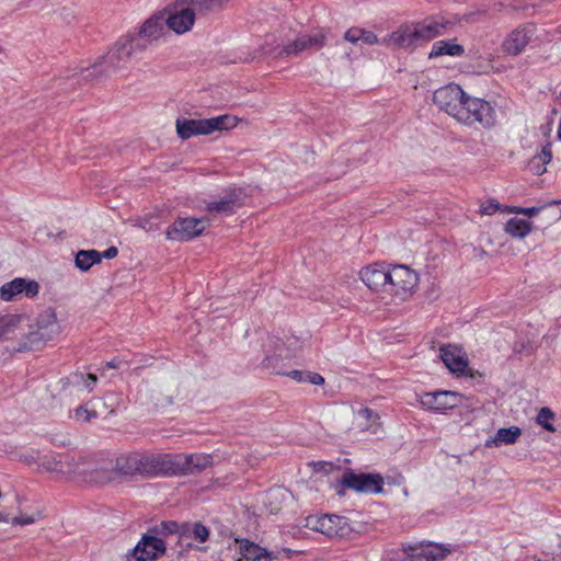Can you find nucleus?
<instances>
[{
	"instance_id": "obj_1",
	"label": "nucleus",
	"mask_w": 561,
	"mask_h": 561,
	"mask_svg": "<svg viewBox=\"0 0 561 561\" xmlns=\"http://www.w3.org/2000/svg\"><path fill=\"white\" fill-rule=\"evenodd\" d=\"M433 102L439 111L465 126L491 128L495 124V110L491 103L469 95L458 84L436 90Z\"/></svg>"
},
{
	"instance_id": "obj_2",
	"label": "nucleus",
	"mask_w": 561,
	"mask_h": 561,
	"mask_svg": "<svg viewBox=\"0 0 561 561\" xmlns=\"http://www.w3.org/2000/svg\"><path fill=\"white\" fill-rule=\"evenodd\" d=\"M146 45L139 43L138 38L133 35H124L119 37L108 53L98 57L93 62H84L77 67L75 76H81L83 79H93L105 73L110 69H117L125 65L134 53L141 51Z\"/></svg>"
},
{
	"instance_id": "obj_3",
	"label": "nucleus",
	"mask_w": 561,
	"mask_h": 561,
	"mask_svg": "<svg viewBox=\"0 0 561 561\" xmlns=\"http://www.w3.org/2000/svg\"><path fill=\"white\" fill-rule=\"evenodd\" d=\"M116 474L122 476H153L163 470L162 455L128 451L117 456L115 460Z\"/></svg>"
},
{
	"instance_id": "obj_4",
	"label": "nucleus",
	"mask_w": 561,
	"mask_h": 561,
	"mask_svg": "<svg viewBox=\"0 0 561 561\" xmlns=\"http://www.w3.org/2000/svg\"><path fill=\"white\" fill-rule=\"evenodd\" d=\"M237 118L230 115H220L205 119H180L175 122L178 136L186 140L196 135H209L214 131L227 130L236 127Z\"/></svg>"
},
{
	"instance_id": "obj_5",
	"label": "nucleus",
	"mask_w": 561,
	"mask_h": 561,
	"mask_svg": "<svg viewBox=\"0 0 561 561\" xmlns=\"http://www.w3.org/2000/svg\"><path fill=\"white\" fill-rule=\"evenodd\" d=\"M163 474H197L213 465L207 454L162 455Z\"/></svg>"
},
{
	"instance_id": "obj_6",
	"label": "nucleus",
	"mask_w": 561,
	"mask_h": 561,
	"mask_svg": "<svg viewBox=\"0 0 561 561\" xmlns=\"http://www.w3.org/2000/svg\"><path fill=\"white\" fill-rule=\"evenodd\" d=\"M417 274L405 265H396L389 270L388 300L396 298L400 301L409 299L416 290Z\"/></svg>"
},
{
	"instance_id": "obj_7",
	"label": "nucleus",
	"mask_w": 561,
	"mask_h": 561,
	"mask_svg": "<svg viewBox=\"0 0 561 561\" xmlns=\"http://www.w3.org/2000/svg\"><path fill=\"white\" fill-rule=\"evenodd\" d=\"M60 331L55 309L47 308L37 316L32 330L26 334L23 347H33L36 343L49 341Z\"/></svg>"
},
{
	"instance_id": "obj_8",
	"label": "nucleus",
	"mask_w": 561,
	"mask_h": 561,
	"mask_svg": "<svg viewBox=\"0 0 561 561\" xmlns=\"http://www.w3.org/2000/svg\"><path fill=\"white\" fill-rule=\"evenodd\" d=\"M209 225L208 218H178L165 231L168 240L184 242L201 236Z\"/></svg>"
},
{
	"instance_id": "obj_9",
	"label": "nucleus",
	"mask_w": 561,
	"mask_h": 561,
	"mask_svg": "<svg viewBox=\"0 0 561 561\" xmlns=\"http://www.w3.org/2000/svg\"><path fill=\"white\" fill-rule=\"evenodd\" d=\"M533 24L520 25L511 31L501 43V50L511 57L523 54L535 35Z\"/></svg>"
},
{
	"instance_id": "obj_10",
	"label": "nucleus",
	"mask_w": 561,
	"mask_h": 561,
	"mask_svg": "<svg viewBox=\"0 0 561 561\" xmlns=\"http://www.w3.org/2000/svg\"><path fill=\"white\" fill-rule=\"evenodd\" d=\"M306 525L330 538L343 537L348 530L346 519L337 515L309 516Z\"/></svg>"
},
{
	"instance_id": "obj_11",
	"label": "nucleus",
	"mask_w": 561,
	"mask_h": 561,
	"mask_svg": "<svg viewBox=\"0 0 561 561\" xmlns=\"http://www.w3.org/2000/svg\"><path fill=\"white\" fill-rule=\"evenodd\" d=\"M342 484L358 492L381 493L383 479L377 473L345 472Z\"/></svg>"
},
{
	"instance_id": "obj_12",
	"label": "nucleus",
	"mask_w": 561,
	"mask_h": 561,
	"mask_svg": "<svg viewBox=\"0 0 561 561\" xmlns=\"http://www.w3.org/2000/svg\"><path fill=\"white\" fill-rule=\"evenodd\" d=\"M39 285L33 279L22 277L14 278L3 284L0 288V298L3 301H12L22 296L33 298L38 294Z\"/></svg>"
},
{
	"instance_id": "obj_13",
	"label": "nucleus",
	"mask_w": 561,
	"mask_h": 561,
	"mask_svg": "<svg viewBox=\"0 0 561 561\" xmlns=\"http://www.w3.org/2000/svg\"><path fill=\"white\" fill-rule=\"evenodd\" d=\"M403 551L405 558L402 561H439L450 552L448 548L434 542L409 546Z\"/></svg>"
},
{
	"instance_id": "obj_14",
	"label": "nucleus",
	"mask_w": 561,
	"mask_h": 561,
	"mask_svg": "<svg viewBox=\"0 0 561 561\" xmlns=\"http://www.w3.org/2000/svg\"><path fill=\"white\" fill-rule=\"evenodd\" d=\"M360 279L371 290L380 293V299L388 304V279L389 270H385L378 265H369L360 270Z\"/></svg>"
},
{
	"instance_id": "obj_15",
	"label": "nucleus",
	"mask_w": 561,
	"mask_h": 561,
	"mask_svg": "<svg viewBox=\"0 0 561 561\" xmlns=\"http://www.w3.org/2000/svg\"><path fill=\"white\" fill-rule=\"evenodd\" d=\"M265 358L262 366L276 375H285V360L288 358L287 351L279 340L271 339L265 345Z\"/></svg>"
},
{
	"instance_id": "obj_16",
	"label": "nucleus",
	"mask_w": 561,
	"mask_h": 561,
	"mask_svg": "<svg viewBox=\"0 0 561 561\" xmlns=\"http://www.w3.org/2000/svg\"><path fill=\"white\" fill-rule=\"evenodd\" d=\"M381 44L392 50H414L417 46L412 24H402L381 39Z\"/></svg>"
},
{
	"instance_id": "obj_17",
	"label": "nucleus",
	"mask_w": 561,
	"mask_h": 561,
	"mask_svg": "<svg viewBox=\"0 0 561 561\" xmlns=\"http://www.w3.org/2000/svg\"><path fill=\"white\" fill-rule=\"evenodd\" d=\"M98 377L94 374L72 373L59 381L67 396L90 393L96 385Z\"/></svg>"
},
{
	"instance_id": "obj_18",
	"label": "nucleus",
	"mask_w": 561,
	"mask_h": 561,
	"mask_svg": "<svg viewBox=\"0 0 561 561\" xmlns=\"http://www.w3.org/2000/svg\"><path fill=\"white\" fill-rule=\"evenodd\" d=\"M185 4H176L173 11L165 20V25L176 34H183L190 31L195 22L194 9Z\"/></svg>"
},
{
	"instance_id": "obj_19",
	"label": "nucleus",
	"mask_w": 561,
	"mask_h": 561,
	"mask_svg": "<svg viewBox=\"0 0 561 561\" xmlns=\"http://www.w3.org/2000/svg\"><path fill=\"white\" fill-rule=\"evenodd\" d=\"M150 399L157 408L165 410L180 399L179 385L173 380L160 381L151 389Z\"/></svg>"
},
{
	"instance_id": "obj_20",
	"label": "nucleus",
	"mask_w": 561,
	"mask_h": 561,
	"mask_svg": "<svg viewBox=\"0 0 561 561\" xmlns=\"http://www.w3.org/2000/svg\"><path fill=\"white\" fill-rule=\"evenodd\" d=\"M165 552V543L154 536L145 535L131 551L136 561H153Z\"/></svg>"
},
{
	"instance_id": "obj_21",
	"label": "nucleus",
	"mask_w": 561,
	"mask_h": 561,
	"mask_svg": "<svg viewBox=\"0 0 561 561\" xmlns=\"http://www.w3.org/2000/svg\"><path fill=\"white\" fill-rule=\"evenodd\" d=\"M463 396L455 391L427 392L421 403L432 410H448L458 407Z\"/></svg>"
},
{
	"instance_id": "obj_22",
	"label": "nucleus",
	"mask_w": 561,
	"mask_h": 561,
	"mask_svg": "<svg viewBox=\"0 0 561 561\" xmlns=\"http://www.w3.org/2000/svg\"><path fill=\"white\" fill-rule=\"evenodd\" d=\"M90 471L91 483H111L116 477L115 466L113 467L112 461L104 457H92Z\"/></svg>"
},
{
	"instance_id": "obj_23",
	"label": "nucleus",
	"mask_w": 561,
	"mask_h": 561,
	"mask_svg": "<svg viewBox=\"0 0 561 561\" xmlns=\"http://www.w3.org/2000/svg\"><path fill=\"white\" fill-rule=\"evenodd\" d=\"M417 45L428 42L444 34L446 24L438 23L434 20H425L423 22L411 23Z\"/></svg>"
},
{
	"instance_id": "obj_24",
	"label": "nucleus",
	"mask_w": 561,
	"mask_h": 561,
	"mask_svg": "<svg viewBox=\"0 0 561 561\" xmlns=\"http://www.w3.org/2000/svg\"><path fill=\"white\" fill-rule=\"evenodd\" d=\"M239 553L245 561H270L271 554L259 545L248 539H236Z\"/></svg>"
},
{
	"instance_id": "obj_25",
	"label": "nucleus",
	"mask_w": 561,
	"mask_h": 561,
	"mask_svg": "<svg viewBox=\"0 0 561 561\" xmlns=\"http://www.w3.org/2000/svg\"><path fill=\"white\" fill-rule=\"evenodd\" d=\"M242 205V198L239 194L232 192L228 193L225 196L220 197L217 201L210 202L207 204V211L230 215L233 213L236 207Z\"/></svg>"
},
{
	"instance_id": "obj_26",
	"label": "nucleus",
	"mask_w": 561,
	"mask_h": 561,
	"mask_svg": "<svg viewBox=\"0 0 561 561\" xmlns=\"http://www.w3.org/2000/svg\"><path fill=\"white\" fill-rule=\"evenodd\" d=\"M92 457H70L68 456L67 474L72 478H80L83 481L89 482L90 480V468Z\"/></svg>"
},
{
	"instance_id": "obj_27",
	"label": "nucleus",
	"mask_w": 561,
	"mask_h": 561,
	"mask_svg": "<svg viewBox=\"0 0 561 561\" xmlns=\"http://www.w3.org/2000/svg\"><path fill=\"white\" fill-rule=\"evenodd\" d=\"M440 358L453 373H463L467 367V360L455 347L442 346Z\"/></svg>"
},
{
	"instance_id": "obj_28",
	"label": "nucleus",
	"mask_w": 561,
	"mask_h": 561,
	"mask_svg": "<svg viewBox=\"0 0 561 561\" xmlns=\"http://www.w3.org/2000/svg\"><path fill=\"white\" fill-rule=\"evenodd\" d=\"M164 26L165 20L162 16H152L141 25L137 38L156 41L163 34Z\"/></svg>"
},
{
	"instance_id": "obj_29",
	"label": "nucleus",
	"mask_w": 561,
	"mask_h": 561,
	"mask_svg": "<svg viewBox=\"0 0 561 561\" xmlns=\"http://www.w3.org/2000/svg\"><path fill=\"white\" fill-rule=\"evenodd\" d=\"M551 159V144L547 142L541 147V150L529 160L528 165L530 171L536 175H542L547 172V164L550 163Z\"/></svg>"
},
{
	"instance_id": "obj_30",
	"label": "nucleus",
	"mask_w": 561,
	"mask_h": 561,
	"mask_svg": "<svg viewBox=\"0 0 561 561\" xmlns=\"http://www.w3.org/2000/svg\"><path fill=\"white\" fill-rule=\"evenodd\" d=\"M522 435V431L517 426H512L508 428H500L495 436L485 442L486 447L500 446L502 444H514L517 438Z\"/></svg>"
},
{
	"instance_id": "obj_31",
	"label": "nucleus",
	"mask_w": 561,
	"mask_h": 561,
	"mask_svg": "<svg viewBox=\"0 0 561 561\" xmlns=\"http://www.w3.org/2000/svg\"><path fill=\"white\" fill-rule=\"evenodd\" d=\"M101 252L96 250H80L76 254L75 265L81 272H88L93 265L101 263Z\"/></svg>"
},
{
	"instance_id": "obj_32",
	"label": "nucleus",
	"mask_w": 561,
	"mask_h": 561,
	"mask_svg": "<svg viewBox=\"0 0 561 561\" xmlns=\"http://www.w3.org/2000/svg\"><path fill=\"white\" fill-rule=\"evenodd\" d=\"M465 53L463 46L454 42L438 41L436 42L428 55V58H436L444 55L461 56Z\"/></svg>"
},
{
	"instance_id": "obj_33",
	"label": "nucleus",
	"mask_w": 561,
	"mask_h": 561,
	"mask_svg": "<svg viewBox=\"0 0 561 561\" xmlns=\"http://www.w3.org/2000/svg\"><path fill=\"white\" fill-rule=\"evenodd\" d=\"M531 231V222L525 219L511 218L505 225V232L514 238H525Z\"/></svg>"
},
{
	"instance_id": "obj_34",
	"label": "nucleus",
	"mask_w": 561,
	"mask_h": 561,
	"mask_svg": "<svg viewBox=\"0 0 561 561\" xmlns=\"http://www.w3.org/2000/svg\"><path fill=\"white\" fill-rule=\"evenodd\" d=\"M306 50L320 49L327 44V34L323 31H317L309 34L299 35Z\"/></svg>"
},
{
	"instance_id": "obj_35",
	"label": "nucleus",
	"mask_w": 561,
	"mask_h": 561,
	"mask_svg": "<svg viewBox=\"0 0 561 561\" xmlns=\"http://www.w3.org/2000/svg\"><path fill=\"white\" fill-rule=\"evenodd\" d=\"M22 321L21 316H5L0 318V340L11 339V335L15 332Z\"/></svg>"
},
{
	"instance_id": "obj_36",
	"label": "nucleus",
	"mask_w": 561,
	"mask_h": 561,
	"mask_svg": "<svg viewBox=\"0 0 561 561\" xmlns=\"http://www.w3.org/2000/svg\"><path fill=\"white\" fill-rule=\"evenodd\" d=\"M68 456L46 457L42 466L50 472H56L62 476L67 474Z\"/></svg>"
},
{
	"instance_id": "obj_37",
	"label": "nucleus",
	"mask_w": 561,
	"mask_h": 561,
	"mask_svg": "<svg viewBox=\"0 0 561 561\" xmlns=\"http://www.w3.org/2000/svg\"><path fill=\"white\" fill-rule=\"evenodd\" d=\"M194 11L210 12L221 8L228 0H183Z\"/></svg>"
},
{
	"instance_id": "obj_38",
	"label": "nucleus",
	"mask_w": 561,
	"mask_h": 561,
	"mask_svg": "<svg viewBox=\"0 0 561 561\" xmlns=\"http://www.w3.org/2000/svg\"><path fill=\"white\" fill-rule=\"evenodd\" d=\"M190 528H191V526H190L188 523L179 524V523L173 522V520H168V522H163L161 524V531L162 533H164V534H178L181 537L188 535Z\"/></svg>"
},
{
	"instance_id": "obj_39",
	"label": "nucleus",
	"mask_w": 561,
	"mask_h": 561,
	"mask_svg": "<svg viewBox=\"0 0 561 561\" xmlns=\"http://www.w3.org/2000/svg\"><path fill=\"white\" fill-rule=\"evenodd\" d=\"M304 50H306V49L304 47V44H302L300 37L298 36L296 39H294L293 42H290L287 45H285L277 53V57H279V58H287V57H290V56H296V55L302 53Z\"/></svg>"
},
{
	"instance_id": "obj_40",
	"label": "nucleus",
	"mask_w": 561,
	"mask_h": 561,
	"mask_svg": "<svg viewBox=\"0 0 561 561\" xmlns=\"http://www.w3.org/2000/svg\"><path fill=\"white\" fill-rule=\"evenodd\" d=\"M98 413L94 408H90V403L80 405L75 410L73 419L78 422L88 423L92 419H95Z\"/></svg>"
},
{
	"instance_id": "obj_41",
	"label": "nucleus",
	"mask_w": 561,
	"mask_h": 561,
	"mask_svg": "<svg viewBox=\"0 0 561 561\" xmlns=\"http://www.w3.org/2000/svg\"><path fill=\"white\" fill-rule=\"evenodd\" d=\"M554 417L553 412L549 408H541L538 416L537 422L540 424L543 428H546L548 432H556L554 426L549 421Z\"/></svg>"
},
{
	"instance_id": "obj_42",
	"label": "nucleus",
	"mask_w": 561,
	"mask_h": 561,
	"mask_svg": "<svg viewBox=\"0 0 561 561\" xmlns=\"http://www.w3.org/2000/svg\"><path fill=\"white\" fill-rule=\"evenodd\" d=\"M191 528H190V531L188 534H192L193 537L199 541V542H205L208 540L209 538V529L203 525L202 523L197 522V523H194V524H190Z\"/></svg>"
},
{
	"instance_id": "obj_43",
	"label": "nucleus",
	"mask_w": 561,
	"mask_h": 561,
	"mask_svg": "<svg viewBox=\"0 0 561 561\" xmlns=\"http://www.w3.org/2000/svg\"><path fill=\"white\" fill-rule=\"evenodd\" d=\"M41 517L39 513L34 515L20 514L11 519L13 525L26 526L35 523Z\"/></svg>"
},
{
	"instance_id": "obj_44",
	"label": "nucleus",
	"mask_w": 561,
	"mask_h": 561,
	"mask_svg": "<svg viewBox=\"0 0 561 561\" xmlns=\"http://www.w3.org/2000/svg\"><path fill=\"white\" fill-rule=\"evenodd\" d=\"M357 417L366 422H371V425L377 424L379 421V415L369 408H362L357 412Z\"/></svg>"
},
{
	"instance_id": "obj_45",
	"label": "nucleus",
	"mask_w": 561,
	"mask_h": 561,
	"mask_svg": "<svg viewBox=\"0 0 561 561\" xmlns=\"http://www.w3.org/2000/svg\"><path fill=\"white\" fill-rule=\"evenodd\" d=\"M343 39L352 45H356L362 42L360 27L348 28L343 36Z\"/></svg>"
},
{
	"instance_id": "obj_46",
	"label": "nucleus",
	"mask_w": 561,
	"mask_h": 561,
	"mask_svg": "<svg viewBox=\"0 0 561 561\" xmlns=\"http://www.w3.org/2000/svg\"><path fill=\"white\" fill-rule=\"evenodd\" d=\"M362 42L367 45H377L381 43L379 37L371 31L360 27Z\"/></svg>"
},
{
	"instance_id": "obj_47",
	"label": "nucleus",
	"mask_w": 561,
	"mask_h": 561,
	"mask_svg": "<svg viewBox=\"0 0 561 561\" xmlns=\"http://www.w3.org/2000/svg\"><path fill=\"white\" fill-rule=\"evenodd\" d=\"M500 208V204L495 199L486 201L481 205V214L483 215H493Z\"/></svg>"
},
{
	"instance_id": "obj_48",
	"label": "nucleus",
	"mask_w": 561,
	"mask_h": 561,
	"mask_svg": "<svg viewBox=\"0 0 561 561\" xmlns=\"http://www.w3.org/2000/svg\"><path fill=\"white\" fill-rule=\"evenodd\" d=\"M540 208L539 207H527V208H523V207H511L508 208V213H515V214H523V215H526V216H535L539 213Z\"/></svg>"
},
{
	"instance_id": "obj_49",
	"label": "nucleus",
	"mask_w": 561,
	"mask_h": 561,
	"mask_svg": "<svg viewBox=\"0 0 561 561\" xmlns=\"http://www.w3.org/2000/svg\"><path fill=\"white\" fill-rule=\"evenodd\" d=\"M305 381L312 385H322L324 382V378L317 373H306Z\"/></svg>"
},
{
	"instance_id": "obj_50",
	"label": "nucleus",
	"mask_w": 561,
	"mask_h": 561,
	"mask_svg": "<svg viewBox=\"0 0 561 561\" xmlns=\"http://www.w3.org/2000/svg\"><path fill=\"white\" fill-rule=\"evenodd\" d=\"M285 375L289 376L290 378H293L295 380L305 381L306 373H304L301 370H291V371H288V373L286 371Z\"/></svg>"
},
{
	"instance_id": "obj_51",
	"label": "nucleus",
	"mask_w": 561,
	"mask_h": 561,
	"mask_svg": "<svg viewBox=\"0 0 561 561\" xmlns=\"http://www.w3.org/2000/svg\"><path fill=\"white\" fill-rule=\"evenodd\" d=\"M118 253V250L116 247H110L107 250H105L103 253H101L102 259H114Z\"/></svg>"
},
{
	"instance_id": "obj_52",
	"label": "nucleus",
	"mask_w": 561,
	"mask_h": 561,
	"mask_svg": "<svg viewBox=\"0 0 561 561\" xmlns=\"http://www.w3.org/2000/svg\"><path fill=\"white\" fill-rule=\"evenodd\" d=\"M137 225L146 231L156 229L152 225H150L149 219L147 218L140 219Z\"/></svg>"
},
{
	"instance_id": "obj_53",
	"label": "nucleus",
	"mask_w": 561,
	"mask_h": 561,
	"mask_svg": "<svg viewBox=\"0 0 561 561\" xmlns=\"http://www.w3.org/2000/svg\"><path fill=\"white\" fill-rule=\"evenodd\" d=\"M486 13L485 9L479 10L478 12H472L466 15V20L469 22H476L478 19L476 15H484Z\"/></svg>"
},
{
	"instance_id": "obj_54",
	"label": "nucleus",
	"mask_w": 561,
	"mask_h": 561,
	"mask_svg": "<svg viewBox=\"0 0 561 561\" xmlns=\"http://www.w3.org/2000/svg\"><path fill=\"white\" fill-rule=\"evenodd\" d=\"M550 219L553 220V221L560 220L561 219V210L553 211L550 215Z\"/></svg>"
},
{
	"instance_id": "obj_55",
	"label": "nucleus",
	"mask_w": 561,
	"mask_h": 561,
	"mask_svg": "<svg viewBox=\"0 0 561 561\" xmlns=\"http://www.w3.org/2000/svg\"><path fill=\"white\" fill-rule=\"evenodd\" d=\"M10 520L9 514L0 512V523H9Z\"/></svg>"
},
{
	"instance_id": "obj_56",
	"label": "nucleus",
	"mask_w": 561,
	"mask_h": 561,
	"mask_svg": "<svg viewBox=\"0 0 561 561\" xmlns=\"http://www.w3.org/2000/svg\"><path fill=\"white\" fill-rule=\"evenodd\" d=\"M353 53H354V51H353V49H352V48H350V49H345V50L343 51L344 57H345L347 60H351V59H352V54H353Z\"/></svg>"
},
{
	"instance_id": "obj_57",
	"label": "nucleus",
	"mask_w": 561,
	"mask_h": 561,
	"mask_svg": "<svg viewBox=\"0 0 561 561\" xmlns=\"http://www.w3.org/2000/svg\"><path fill=\"white\" fill-rule=\"evenodd\" d=\"M106 366L110 367V368H116L117 367L113 362H108L106 364Z\"/></svg>"
},
{
	"instance_id": "obj_58",
	"label": "nucleus",
	"mask_w": 561,
	"mask_h": 561,
	"mask_svg": "<svg viewBox=\"0 0 561 561\" xmlns=\"http://www.w3.org/2000/svg\"><path fill=\"white\" fill-rule=\"evenodd\" d=\"M552 204H561V201H553Z\"/></svg>"
},
{
	"instance_id": "obj_59",
	"label": "nucleus",
	"mask_w": 561,
	"mask_h": 561,
	"mask_svg": "<svg viewBox=\"0 0 561 561\" xmlns=\"http://www.w3.org/2000/svg\"><path fill=\"white\" fill-rule=\"evenodd\" d=\"M371 428V425H366L365 426V430H370Z\"/></svg>"
},
{
	"instance_id": "obj_60",
	"label": "nucleus",
	"mask_w": 561,
	"mask_h": 561,
	"mask_svg": "<svg viewBox=\"0 0 561 561\" xmlns=\"http://www.w3.org/2000/svg\"><path fill=\"white\" fill-rule=\"evenodd\" d=\"M560 561H561V556H560Z\"/></svg>"
}]
</instances>
